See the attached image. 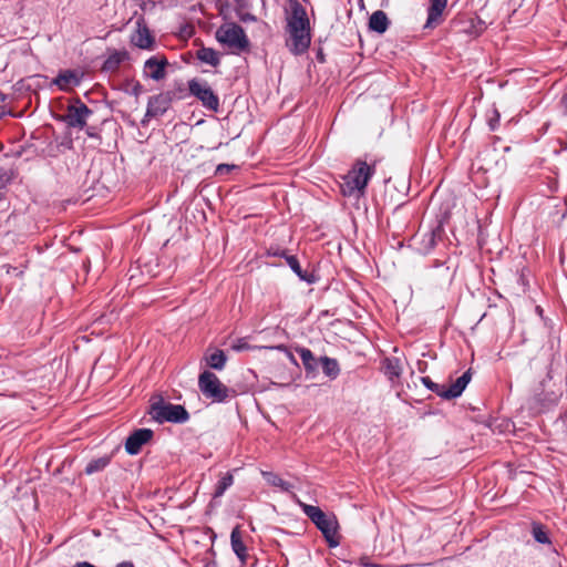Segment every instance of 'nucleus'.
Listing matches in <instances>:
<instances>
[{"label":"nucleus","mask_w":567,"mask_h":567,"mask_svg":"<svg viewBox=\"0 0 567 567\" xmlns=\"http://www.w3.org/2000/svg\"><path fill=\"white\" fill-rule=\"evenodd\" d=\"M374 173V165L357 159L351 169L342 177L343 182L340 185L342 195L348 197L355 194L363 195Z\"/></svg>","instance_id":"20e7f679"},{"label":"nucleus","mask_w":567,"mask_h":567,"mask_svg":"<svg viewBox=\"0 0 567 567\" xmlns=\"http://www.w3.org/2000/svg\"><path fill=\"white\" fill-rule=\"evenodd\" d=\"M110 463H111L110 455H104V456H101L97 458H93L86 464V466L84 468V473L86 475H92V474L102 472L104 468H106L110 465Z\"/></svg>","instance_id":"bb28decb"},{"label":"nucleus","mask_w":567,"mask_h":567,"mask_svg":"<svg viewBox=\"0 0 567 567\" xmlns=\"http://www.w3.org/2000/svg\"><path fill=\"white\" fill-rule=\"evenodd\" d=\"M249 348H250V346H249V343L247 342V340L245 338H238L231 344V349L237 351V352L248 350Z\"/></svg>","instance_id":"f704fd0d"},{"label":"nucleus","mask_w":567,"mask_h":567,"mask_svg":"<svg viewBox=\"0 0 567 567\" xmlns=\"http://www.w3.org/2000/svg\"><path fill=\"white\" fill-rule=\"evenodd\" d=\"M540 386H542V388H544V386H545V380H543V381L540 382Z\"/></svg>","instance_id":"09e8293b"},{"label":"nucleus","mask_w":567,"mask_h":567,"mask_svg":"<svg viewBox=\"0 0 567 567\" xmlns=\"http://www.w3.org/2000/svg\"><path fill=\"white\" fill-rule=\"evenodd\" d=\"M317 60L321 63L324 62V54L322 53L321 50L317 53Z\"/></svg>","instance_id":"79ce46f5"},{"label":"nucleus","mask_w":567,"mask_h":567,"mask_svg":"<svg viewBox=\"0 0 567 567\" xmlns=\"http://www.w3.org/2000/svg\"><path fill=\"white\" fill-rule=\"evenodd\" d=\"M148 118H150V117H145V116H144V118L142 120V124H145V123H146V121H148Z\"/></svg>","instance_id":"de8ad7c7"},{"label":"nucleus","mask_w":567,"mask_h":567,"mask_svg":"<svg viewBox=\"0 0 567 567\" xmlns=\"http://www.w3.org/2000/svg\"><path fill=\"white\" fill-rule=\"evenodd\" d=\"M85 133L89 137H92V138H97L99 137V134L96 132V127L95 126H85Z\"/></svg>","instance_id":"e433bc0d"},{"label":"nucleus","mask_w":567,"mask_h":567,"mask_svg":"<svg viewBox=\"0 0 567 567\" xmlns=\"http://www.w3.org/2000/svg\"><path fill=\"white\" fill-rule=\"evenodd\" d=\"M188 91L190 95L195 96L200 101L202 105L213 112H217L219 109V97L207 84V82H200L197 79L188 81Z\"/></svg>","instance_id":"0eeeda50"},{"label":"nucleus","mask_w":567,"mask_h":567,"mask_svg":"<svg viewBox=\"0 0 567 567\" xmlns=\"http://www.w3.org/2000/svg\"><path fill=\"white\" fill-rule=\"evenodd\" d=\"M154 436V432L147 427L134 430L125 440V451L130 455H137L142 447Z\"/></svg>","instance_id":"9b49d317"},{"label":"nucleus","mask_w":567,"mask_h":567,"mask_svg":"<svg viewBox=\"0 0 567 567\" xmlns=\"http://www.w3.org/2000/svg\"><path fill=\"white\" fill-rule=\"evenodd\" d=\"M267 256L269 257H279L287 261V257H290L291 255L288 254L287 249L280 248V247H269L267 249Z\"/></svg>","instance_id":"473e14b6"},{"label":"nucleus","mask_w":567,"mask_h":567,"mask_svg":"<svg viewBox=\"0 0 567 567\" xmlns=\"http://www.w3.org/2000/svg\"><path fill=\"white\" fill-rule=\"evenodd\" d=\"M196 58L205 64L210 66H218L220 64V55L218 51L213 48L202 47L196 52Z\"/></svg>","instance_id":"a878e982"},{"label":"nucleus","mask_w":567,"mask_h":567,"mask_svg":"<svg viewBox=\"0 0 567 567\" xmlns=\"http://www.w3.org/2000/svg\"><path fill=\"white\" fill-rule=\"evenodd\" d=\"M136 31L132 35V43L142 50H153L155 47V38L151 33L143 17L136 20Z\"/></svg>","instance_id":"f8f14e48"},{"label":"nucleus","mask_w":567,"mask_h":567,"mask_svg":"<svg viewBox=\"0 0 567 567\" xmlns=\"http://www.w3.org/2000/svg\"><path fill=\"white\" fill-rule=\"evenodd\" d=\"M146 413L152 421L158 424H184L190 417L184 405L171 403L162 394H153L151 396Z\"/></svg>","instance_id":"f03ea898"},{"label":"nucleus","mask_w":567,"mask_h":567,"mask_svg":"<svg viewBox=\"0 0 567 567\" xmlns=\"http://www.w3.org/2000/svg\"><path fill=\"white\" fill-rule=\"evenodd\" d=\"M148 2L154 7L155 6V2L152 1V0H148Z\"/></svg>","instance_id":"8fccbe9b"},{"label":"nucleus","mask_w":567,"mask_h":567,"mask_svg":"<svg viewBox=\"0 0 567 567\" xmlns=\"http://www.w3.org/2000/svg\"><path fill=\"white\" fill-rule=\"evenodd\" d=\"M421 382L427 390L434 392L440 398H442V393L446 391L443 384L433 382L430 377H421Z\"/></svg>","instance_id":"7c9ffc66"},{"label":"nucleus","mask_w":567,"mask_h":567,"mask_svg":"<svg viewBox=\"0 0 567 567\" xmlns=\"http://www.w3.org/2000/svg\"><path fill=\"white\" fill-rule=\"evenodd\" d=\"M216 39L219 43L227 45L230 49H235L238 52L249 50V39L246 35L244 28L237 23L220 27L216 32Z\"/></svg>","instance_id":"39448f33"},{"label":"nucleus","mask_w":567,"mask_h":567,"mask_svg":"<svg viewBox=\"0 0 567 567\" xmlns=\"http://www.w3.org/2000/svg\"><path fill=\"white\" fill-rule=\"evenodd\" d=\"M287 265L292 270V272L299 278V280L305 281L309 285L315 284L317 281V276L313 274H310L308 271H305L300 262L297 258V256L291 255L290 257H287Z\"/></svg>","instance_id":"4be33fe9"},{"label":"nucleus","mask_w":567,"mask_h":567,"mask_svg":"<svg viewBox=\"0 0 567 567\" xmlns=\"http://www.w3.org/2000/svg\"><path fill=\"white\" fill-rule=\"evenodd\" d=\"M128 59V52L125 50H113L104 60L102 70L105 72H115L120 65Z\"/></svg>","instance_id":"412c9836"},{"label":"nucleus","mask_w":567,"mask_h":567,"mask_svg":"<svg viewBox=\"0 0 567 567\" xmlns=\"http://www.w3.org/2000/svg\"><path fill=\"white\" fill-rule=\"evenodd\" d=\"M302 513L316 525V527L322 533L328 546L336 548L340 545L338 536L339 524L336 516L327 515L320 507L306 504L298 501Z\"/></svg>","instance_id":"7ed1b4c3"},{"label":"nucleus","mask_w":567,"mask_h":567,"mask_svg":"<svg viewBox=\"0 0 567 567\" xmlns=\"http://www.w3.org/2000/svg\"><path fill=\"white\" fill-rule=\"evenodd\" d=\"M169 62L164 54H155L145 60L143 65V76L153 81H162L167 75Z\"/></svg>","instance_id":"9d476101"},{"label":"nucleus","mask_w":567,"mask_h":567,"mask_svg":"<svg viewBox=\"0 0 567 567\" xmlns=\"http://www.w3.org/2000/svg\"><path fill=\"white\" fill-rule=\"evenodd\" d=\"M81 82V78L74 70H64L52 80V84L56 85L61 91H68L73 86H78Z\"/></svg>","instance_id":"2eb2a0df"},{"label":"nucleus","mask_w":567,"mask_h":567,"mask_svg":"<svg viewBox=\"0 0 567 567\" xmlns=\"http://www.w3.org/2000/svg\"><path fill=\"white\" fill-rule=\"evenodd\" d=\"M74 567H96L94 566L93 564L89 563V561H78Z\"/></svg>","instance_id":"58836bf2"},{"label":"nucleus","mask_w":567,"mask_h":567,"mask_svg":"<svg viewBox=\"0 0 567 567\" xmlns=\"http://www.w3.org/2000/svg\"><path fill=\"white\" fill-rule=\"evenodd\" d=\"M13 177V171L0 167V181L2 183H10Z\"/></svg>","instance_id":"c9c22d12"},{"label":"nucleus","mask_w":567,"mask_h":567,"mask_svg":"<svg viewBox=\"0 0 567 567\" xmlns=\"http://www.w3.org/2000/svg\"><path fill=\"white\" fill-rule=\"evenodd\" d=\"M115 567H135L134 564L130 560H124L118 563Z\"/></svg>","instance_id":"ea45409f"},{"label":"nucleus","mask_w":567,"mask_h":567,"mask_svg":"<svg viewBox=\"0 0 567 567\" xmlns=\"http://www.w3.org/2000/svg\"><path fill=\"white\" fill-rule=\"evenodd\" d=\"M390 27V20L382 10L374 11L369 18V29L378 34H383Z\"/></svg>","instance_id":"aec40b11"},{"label":"nucleus","mask_w":567,"mask_h":567,"mask_svg":"<svg viewBox=\"0 0 567 567\" xmlns=\"http://www.w3.org/2000/svg\"><path fill=\"white\" fill-rule=\"evenodd\" d=\"M205 567H218V563L215 559H209L205 563Z\"/></svg>","instance_id":"a19ab883"},{"label":"nucleus","mask_w":567,"mask_h":567,"mask_svg":"<svg viewBox=\"0 0 567 567\" xmlns=\"http://www.w3.org/2000/svg\"><path fill=\"white\" fill-rule=\"evenodd\" d=\"M499 121H501V114L496 109H494L487 118V125H488L489 131H492V132L496 131L499 126Z\"/></svg>","instance_id":"2f4dec72"},{"label":"nucleus","mask_w":567,"mask_h":567,"mask_svg":"<svg viewBox=\"0 0 567 567\" xmlns=\"http://www.w3.org/2000/svg\"><path fill=\"white\" fill-rule=\"evenodd\" d=\"M290 13L287 17V32L289 40L287 47L295 55H301L310 47V21L306 9L298 0H289Z\"/></svg>","instance_id":"f257e3e1"},{"label":"nucleus","mask_w":567,"mask_h":567,"mask_svg":"<svg viewBox=\"0 0 567 567\" xmlns=\"http://www.w3.org/2000/svg\"><path fill=\"white\" fill-rule=\"evenodd\" d=\"M446 3L447 0H430V6L427 8V19L424 24L425 29L434 28L440 23Z\"/></svg>","instance_id":"dca6fc26"},{"label":"nucleus","mask_w":567,"mask_h":567,"mask_svg":"<svg viewBox=\"0 0 567 567\" xmlns=\"http://www.w3.org/2000/svg\"><path fill=\"white\" fill-rule=\"evenodd\" d=\"M297 353L300 355L302 367L306 371L307 378L313 379L317 377L319 370L320 361L315 357L312 351L305 347H298L296 348Z\"/></svg>","instance_id":"ddd939ff"},{"label":"nucleus","mask_w":567,"mask_h":567,"mask_svg":"<svg viewBox=\"0 0 567 567\" xmlns=\"http://www.w3.org/2000/svg\"><path fill=\"white\" fill-rule=\"evenodd\" d=\"M234 484V476L230 472L225 473L217 482L213 498L221 497L225 492Z\"/></svg>","instance_id":"cd10ccee"},{"label":"nucleus","mask_w":567,"mask_h":567,"mask_svg":"<svg viewBox=\"0 0 567 567\" xmlns=\"http://www.w3.org/2000/svg\"><path fill=\"white\" fill-rule=\"evenodd\" d=\"M231 549L238 559L245 564L247 559V547L241 539L240 526L237 525L233 528L230 534Z\"/></svg>","instance_id":"6ab92c4d"},{"label":"nucleus","mask_w":567,"mask_h":567,"mask_svg":"<svg viewBox=\"0 0 567 567\" xmlns=\"http://www.w3.org/2000/svg\"><path fill=\"white\" fill-rule=\"evenodd\" d=\"M7 97H8L7 94H4L0 91V102H4L7 100Z\"/></svg>","instance_id":"c03bdc74"},{"label":"nucleus","mask_w":567,"mask_h":567,"mask_svg":"<svg viewBox=\"0 0 567 567\" xmlns=\"http://www.w3.org/2000/svg\"><path fill=\"white\" fill-rule=\"evenodd\" d=\"M319 361L323 374L329 380H336L339 377L341 369L337 359L323 355L319 358Z\"/></svg>","instance_id":"b1692460"},{"label":"nucleus","mask_w":567,"mask_h":567,"mask_svg":"<svg viewBox=\"0 0 567 567\" xmlns=\"http://www.w3.org/2000/svg\"><path fill=\"white\" fill-rule=\"evenodd\" d=\"M472 379V371L468 369L461 377H458L446 391L442 393V399L444 400H453L462 395L467 384Z\"/></svg>","instance_id":"4468645a"},{"label":"nucleus","mask_w":567,"mask_h":567,"mask_svg":"<svg viewBox=\"0 0 567 567\" xmlns=\"http://www.w3.org/2000/svg\"><path fill=\"white\" fill-rule=\"evenodd\" d=\"M178 91L182 93L184 91V89L182 86H179Z\"/></svg>","instance_id":"3c124183"},{"label":"nucleus","mask_w":567,"mask_h":567,"mask_svg":"<svg viewBox=\"0 0 567 567\" xmlns=\"http://www.w3.org/2000/svg\"><path fill=\"white\" fill-rule=\"evenodd\" d=\"M236 168V165L234 164H218L215 171V175L221 176L230 173Z\"/></svg>","instance_id":"72a5a7b5"},{"label":"nucleus","mask_w":567,"mask_h":567,"mask_svg":"<svg viewBox=\"0 0 567 567\" xmlns=\"http://www.w3.org/2000/svg\"><path fill=\"white\" fill-rule=\"evenodd\" d=\"M121 91H123L125 94L133 95L136 99L143 93L144 87L143 85L135 80H126L121 86L118 87Z\"/></svg>","instance_id":"c85d7f7f"},{"label":"nucleus","mask_w":567,"mask_h":567,"mask_svg":"<svg viewBox=\"0 0 567 567\" xmlns=\"http://www.w3.org/2000/svg\"><path fill=\"white\" fill-rule=\"evenodd\" d=\"M182 99L177 91H165L148 99L145 117H158L164 115L174 100Z\"/></svg>","instance_id":"6e6552de"},{"label":"nucleus","mask_w":567,"mask_h":567,"mask_svg":"<svg viewBox=\"0 0 567 567\" xmlns=\"http://www.w3.org/2000/svg\"><path fill=\"white\" fill-rule=\"evenodd\" d=\"M93 114V111L84 104L80 99L75 104L69 105L63 122L69 127L83 130L86 126L87 118Z\"/></svg>","instance_id":"1a4fd4ad"},{"label":"nucleus","mask_w":567,"mask_h":567,"mask_svg":"<svg viewBox=\"0 0 567 567\" xmlns=\"http://www.w3.org/2000/svg\"><path fill=\"white\" fill-rule=\"evenodd\" d=\"M532 535L539 544H550V538L544 525L537 522L532 524Z\"/></svg>","instance_id":"c756f323"},{"label":"nucleus","mask_w":567,"mask_h":567,"mask_svg":"<svg viewBox=\"0 0 567 567\" xmlns=\"http://www.w3.org/2000/svg\"><path fill=\"white\" fill-rule=\"evenodd\" d=\"M444 234V229L442 225H437L436 227L432 228L430 231L425 233L421 240V247L420 250L422 254L427 255L430 254L434 247L436 246V243L439 239L442 238Z\"/></svg>","instance_id":"f3484780"},{"label":"nucleus","mask_w":567,"mask_h":567,"mask_svg":"<svg viewBox=\"0 0 567 567\" xmlns=\"http://www.w3.org/2000/svg\"><path fill=\"white\" fill-rule=\"evenodd\" d=\"M262 478L269 484L270 486L278 487L282 492L290 493L295 488L293 484L290 482H287L282 480L278 474L270 472V471H261Z\"/></svg>","instance_id":"393cba45"},{"label":"nucleus","mask_w":567,"mask_h":567,"mask_svg":"<svg viewBox=\"0 0 567 567\" xmlns=\"http://www.w3.org/2000/svg\"><path fill=\"white\" fill-rule=\"evenodd\" d=\"M382 370L390 381L393 382L395 379H399L402 373L400 359L395 357L385 358L382 361Z\"/></svg>","instance_id":"5701e85b"},{"label":"nucleus","mask_w":567,"mask_h":567,"mask_svg":"<svg viewBox=\"0 0 567 567\" xmlns=\"http://www.w3.org/2000/svg\"><path fill=\"white\" fill-rule=\"evenodd\" d=\"M417 364H419V370H420L421 372H423V371H424V367L426 365V363H425V362H423V361H419V362H417Z\"/></svg>","instance_id":"37998d69"},{"label":"nucleus","mask_w":567,"mask_h":567,"mask_svg":"<svg viewBox=\"0 0 567 567\" xmlns=\"http://www.w3.org/2000/svg\"><path fill=\"white\" fill-rule=\"evenodd\" d=\"M198 388L204 396L212 399L214 402H225L229 396V389L209 370L199 374Z\"/></svg>","instance_id":"423d86ee"},{"label":"nucleus","mask_w":567,"mask_h":567,"mask_svg":"<svg viewBox=\"0 0 567 567\" xmlns=\"http://www.w3.org/2000/svg\"><path fill=\"white\" fill-rule=\"evenodd\" d=\"M277 349H279V350H286V351H287V353H288V358H289V360H290L293 364H296V365L298 364V363H297V361H296V359H295V357H293V354H292L291 352H289V351L286 349V347H285V346H278V347H277Z\"/></svg>","instance_id":"4c0bfd02"},{"label":"nucleus","mask_w":567,"mask_h":567,"mask_svg":"<svg viewBox=\"0 0 567 567\" xmlns=\"http://www.w3.org/2000/svg\"><path fill=\"white\" fill-rule=\"evenodd\" d=\"M442 264L439 261V260H435V264H434V267H439L441 266Z\"/></svg>","instance_id":"49530a36"},{"label":"nucleus","mask_w":567,"mask_h":567,"mask_svg":"<svg viewBox=\"0 0 567 567\" xmlns=\"http://www.w3.org/2000/svg\"><path fill=\"white\" fill-rule=\"evenodd\" d=\"M204 360L207 367L210 369L221 371L227 362V355L226 353L220 349H214L210 348L207 349Z\"/></svg>","instance_id":"a211bd4d"},{"label":"nucleus","mask_w":567,"mask_h":567,"mask_svg":"<svg viewBox=\"0 0 567 567\" xmlns=\"http://www.w3.org/2000/svg\"><path fill=\"white\" fill-rule=\"evenodd\" d=\"M388 3H389V0H382L381 6H382V7H386V6H388Z\"/></svg>","instance_id":"a18cd8bd"}]
</instances>
